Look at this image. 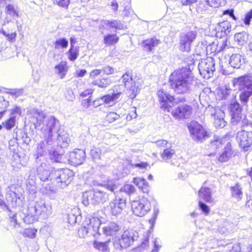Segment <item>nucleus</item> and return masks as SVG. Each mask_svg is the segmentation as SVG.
<instances>
[{"mask_svg":"<svg viewBox=\"0 0 252 252\" xmlns=\"http://www.w3.org/2000/svg\"><path fill=\"white\" fill-rule=\"evenodd\" d=\"M115 68L111 67L110 66H104L102 69L101 71L103 72L104 74L106 75H110L112 74L115 72Z\"/></svg>","mask_w":252,"mask_h":252,"instance_id":"nucleus-57","label":"nucleus"},{"mask_svg":"<svg viewBox=\"0 0 252 252\" xmlns=\"http://www.w3.org/2000/svg\"><path fill=\"white\" fill-rule=\"evenodd\" d=\"M111 84V79L108 78H102L93 82V84L101 88H105Z\"/></svg>","mask_w":252,"mask_h":252,"instance_id":"nucleus-35","label":"nucleus"},{"mask_svg":"<svg viewBox=\"0 0 252 252\" xmlns=\"http://www.w3.org/2000/svg\"><path fill=\"white\" fill-rule=\"evenodd\" d=\"M102 72L101 69H95L92 70L90 73V77L91 78H95L99 75Z\"/></svg>","mask_w":252,"mask_h":252,"instance_id":"nucleus-63","label":"nucleus"},{"mask_svg":"<svg viewBox=\"0 0 252 252\" xmlns=\"http://www.w3.org/2000/svg\"><path fill=\"white\" fill-rule=\"evenodd\" d=\"M17 185L13 184L7 188L6 189V198L8 202L11 204L12 207H16L17 205V197L16 194Z\"/></svg>","mask_w":252,"mask_h":252,"instance_id":"nucleus-20","label":"nucleus"},{"mask_svg":"<svg viewBox=\"0 0 252 252\" xmlns=\"http://www.w3.org/2000/svg\"><path fill=\"white\" fill-rule=\"evenodd\" d=\"M73 174H60L56 178V182L58 183H63L67 185L71 182L73 179Z\"/></svg>","mask_w":252,"mask_h":252,"instance_id":"nucleus-36","label":"nucleus"},{"mask_svg":"<svg viewBox=\"0 0 252 252\" xmlns=\"http://www.w3.org/2000/svg\"><path fill=\"white\" fill-rule=\"evenodd\" d=\"M129 91L130 92L129 93H131L129 94L130 97L131 98H133L137 95L139 91V88L135 86V83H134L133 84H132L130 87Z\"/></svg>","mask_w":252,"mask_h":252,"instance_id":"nucleus-52","label":"nucleus"},{"mask_svg":"<svg viewBox=\"0 0 252 252\" xmlns=\"http://www.w3.org/2000/svg\"><path fill=\"white\" fill-rule=\"evenodd\" d=\"M5 12L6 15L3 25L12 22V20L19 17V11L18 7L13 4H7L6 5Z\"/></svg>","mask_w":252,"mask_h":252,"instance_id":"nucleus-17","label":"nucleus"},{"mask_svg":"<svg viewBox=\"0 0 252 252\" xmlns=\"http://www.w3.org/2000/svg\"><path fill=\"white\" fill-rule=\"evenodd\" d=\"M252 19V9L247 12L244 19V23L246 25H249L251 19Z\"/></svg>","mask_w":252,"mask_h":252,"instance_id":"nucleus-54","label":"nucleus"},{"mask_svg":"<svg viewBox=\"0 0 252 252\" xmlns=\"http://www.w3.org/2000/svg\"><path fill=\"white\" fill-rule=\"evenodd\" d=\"M160 43V40L154 37L145 40L142 43V46L148 51L152 50L153 48Z\"/></svg>","mask_w":252,"mask_h":252,"instance_id":"nucleus-25","label":"nucleus"},{"mask_svg":"<svg viewBox=\"0 0 252 252\" xmlns=\"http://www.w3.org/2000/svg\"><path fill=\"white\" fill-rule=\"evenodd\" d=\"M215 61L212 58L202 60L198 64V68L201 76L205 79L211 77L215 70Z\"/></svg>","mask_w":252,"mask_h":252,"instance_id":"nucleus-8","label":"nucleus"},{"mask_svg":"<svg viewBox=\"0 0 252 252\" xmlns=\"http://www.w3.org/2000/svg\"><path fill=\"white\" fill-rule=\"evenodd\" d=\"M68 71V66L66 62H61L58 65L55 66V72L61 78L63 79L66 75Z\"/></svg>","mask_w":252,"mask_h":252,"instance_id":"nucleus-28","label":"nucleus"},{"mask_svg":"<svg viewBox=\"0 0 252 252\" xmlns=\"http://www.w3.org/2000/svg\"><path fill=\"white\" fill-rule=\"evenodd\" d=\"M9 149L13 153H16L18 149V145L15 140H10L9 141Z\"/></svg>","mask_w":252,"mask_h":252,"instance_id":"nucleus-51","label":"nucleus"},{"mask_svg":"<svg viewBox=\"0 0 252 252\" xmlns=\"http://www.w3.org/2000/svg\"><path fill=\"white\" fill-rule=\"evenodd\" d=\"M86 153L84 150L79 149H75L70 152L68 161L69 163L76 166L81 164L85 159Z\"/></svg>","mask_w":252,"mask_h":252,"instance_id":"nucleus-15","label":"nucleus"},{"mask_svg":"<svg viewBox=\"0 0 252 252\" xmlns=\"http://www.w3.org/2000/svg\"><path fill=\"white\" fill-rule=\"evenodd\" d=\"M197 36L196 31H188L181 33L180 35L179 49L183 52H189L191 49V45Z\"/></svg>","mask_w":252,"mask_h":252,"instance_id":"nucleus-7","label":"nucleus"},{"mask_svg":"<svg viewBox=\"0 0 252 252\" xmlns=\"http://www.w3.org/2000/svg\"><path fill=\"white\" fill-rule=\"evenodd\" d=\"M120 117V115L116 112H109L105 117V120L108 123H111L119 119Z\"/></svg>","mask_w":252,"mask_h":252,"instance_id":"nucleus-45","label":"nucleus"},{"mask_svg":"<svg viewBox=\"0 0 252 252\" xmlns=\"http://www.w3.org/2000/svg\"><path fill=\"white\" fill-rule=\"evenodd\" d=\"M175 151L173 149L167 148L163 151L161 157L164 160H167L170 159L175 154Z\"/></svg>","mask_w":252,"mask_h":252,"instance_id":"nucleus-40","label":"nucleus"},{"mask_svg":"<svg viewBox=\"0 0 252 252\" xmlns=\"http://www.w3.org/2000/svg\"><path fill=\"white\" fill-rule=\"evenodd\" d=\"M122 92L120 89V91L114 92L111 94H108L102 96V99L104 104L107 105L109 106H113L115 104L117 99L120 97Z\"/></svg>","mask_w":252,"mask_h":252,"instance_id":"nucleus-22","label":"nucleus"},{"mask_svg":"<svg viewBox=\"0 0 252 252\" xmlns=\"http://www.w3.org/2000/svg\"><path fill=\"white\" fill-rule=\"evenodd\" d=\"M110 241H108L104 242H98L97 241H94L93 243V246L96 249L99 251H102L103 252H109V244Z\"/></svg>","mask_w":252,"mask_h":252,"instance_id":"nucleus-34","label":"nucleus"},{"mask_svg":"<svg viewBox=\"0 0 252 252\" xmlns=\"http://www.w3.org/2000/svg\"><path fill=\"white\" fill-rule=\"evenodd\" d=\"M131 205L133 213L136 216L139 217L144 216L151 209V204L150 201L144 197L138 200L132 201Z\"/></svg>","mask_w":252,"mask_h":252,"instance_id":"nucleus-5","label":"nucleus"},{"mask_svg":"<svg viewBox=\"0 0 252 252\" xmlns=\"http://www.w3.org/2000/svg\"><path fill=\"white\" fill-rule=\"evenodd\" d=\"M16 123L15 116H12L4 123H3V126L7 129H10L15 126Z\"/></svg>","mask_w":252,"mask_h":252,"instance_id":"nucleus-46","label":"nucleus"},{"mask_svg":"<svg viewBox=\"0 0 252 252\" xmlns=\"http://www.w3.org/2000/svg\"><path fill=\"white\" fill-rule=\"evenodd\" d=\"M27 189L31 194H34L36 193V188L35 186V182L34 181V177L33 176L29 175V178L27 181Z\"/></svg>","mask_w":252,"mask_h":252,"instance_id":"nucleus-33","label":"nucleus"},{"mask_svg":"<svg viewBox=\"0 0 252 252\" xmlns=\"http://www.w3.org/2000/svg\"><path fill=\"white\" fill-rule=\"evenodd\" d=\"M244 62V59L238 54L231 55L229 60V64L234 68H239Z\"/></svg>","mask_w":252,"mask_h":252,"instance_id":"nucleus-27","label":"nucleus"},{"mask_svg":"<svg viewBox=\"0 0 252 252\" xmlns=\"http://www.w3.org/2000/svg\"><path fill=\"white\" fill-rule=\"evenodd\" d=\"M240 93L239 95V97L241 103L244 105H247L249 98L252 95V89L251 90H239Z\"/></svg>","mask_w":252,"mask_h":252,"instance_id":"nucleus-30","label":"nucleus"},{"mask_svg":"<svg viewBox=\"0 0 252 252\" xmlns=\"http://www.w3.org/2000/svg\"><path fill=\"white\" fill-rule=\"evenodd\" d=\"M170 112L176 120L181 121L188 119L190 117L192 112V107L187 104H180L174 108L171 107Z\"/></svg>","mask_w":252,"mask_h":252,"instance_id":"nucleus-6","label":"nucleus"},{"mask_svg":"<svg viewBox=\"0 0 252 252\" xmlns=\"http://www.w3.org/2000/svg\"><path fill=\"white\" fill-rule=\"evenodd\" d=\"M138 233L133 230L125 231L121 239L115 238L114 246L116 249L121 250L130 247L138 238Z\"/></svg>","mask_w":252,"mask_h":252,"instance_id":"nucleus-3","label":"nucleus"},{"mask_svg":"<svg viewBox=\"0 0 252 252\" xmlns=\"http://www.w3.org/2000/svg\"><path fill=\"white\" fill-rule=\"evenodd\" d=\"M192 138L195 141H201L208 137L207 132L203 127L196 122H191L189 126Z\"/></svg>","mask_w":252,"mask_h":252,"instance_id":"nucleus-10","label":"nucleus"},{"mask_svg":"<svg viewBox=\"0 0 252 252\" xmlns=\"http://www.w3.org/2000/svg\"><path fill=\"white\" fill-rule=\"evenodd\" d=\"M157 94L161 103V108L164 111L170 112L171 110V106L168 104L167 101L172 102L174 100V97L167 94L163 90H159L157 93Z\"/></svg>","mask_w":252,"mask_h":252,"instance_id":"nucleus-18","label":"nucleus"},{"mask_svg":"<svg viewBox=\"0 0 252 252\" xmlns=\"http://www.w3.org/2000/svg\"><path fill=\"white\" fill-rule=\"evenodd\" d=\"M232 152L231 150L228 149L224 151L223 153L220 156L219 160L221 162L227 161L228 158L231 157Z\"/></svg>","mask_w":252,"mask_h":252,"instance_id":"nucleus-48","label":"nucleus"},{"mask_svg":"<svg viewBox=\"0 0 252 252\" xmlns=\"http://www.w3.org/2000/svg\"><path fill=\"white\" fill-rule=\"evenodd\" d=\"M120 229V227L116 223L110 222L103 227V233L107 236L115 235Z\"/></svg>","mask_w":252,"mask_h":252,"instance_id":"nucleus-24","label":"nucleus"},{"mask_svg":"<svg viewBox=\"0 0 252 252\" xmlns=\"http://www.w3.org/2000/svg\"><path fill=\"white\" fill-rule=\"evenodd\" d=\"M199 208L205 214H208L209 213L210 209L209 207L204 203L201 200L198 201Z\"/></svg>","mask_w":252,"mask_h":252,"instance_id":"nucleus-56","label":"nucleus"},{"mask_svg":"<svg viewBox=\"0 0 252 252\" xmlns=\"http://www.w3.org/2000/svg\"><path fill=\"white\" fill-rule=\"evenodd\" d=\"M68 42L64 38L57 39L54 43V47L56 49L66 48L68 46Z\"/></svg>","mask_w":252,"mask_h":252,"instance_id":"nucleus-38","label":"nucleus"},{"mask_svg":"<svg viewBox=\"0 0 252 252\" xmlns=\"http://www.w3.org/2000/svg\"><path fill=\"white\" fill-rule=\"evenodd\" d=\"M92 103H93L90 96L88 98L83 100L82 104L83 107L88 108L91 106Z\"/></svg>","mask_w":252,"mask_h":252,"instance_id":"nucleus-61","label":"nucleus"},{"mask_svg":"<svg viewBox=\"0 0 252 252\" xmlns=\"http://www.w3.org/2000/svg\"><path fill=\"white\" fill-rule=\"evenodd\" d=\"M85 197H91L94 205L102 204L108 199V194L100 190L86 191L85 192Z\"/></svg>","mask_w":252,"mask_h":252,"instance_id":"nucleus-12","label":"nucleus"},{"mask_svg":"<svg viewBox=\"0 0 252 252\" xmlns=\"http://www.w3.org/2000/svg\"><path fill=\"white\" fill-rule=\"evenodd\" d=\"M155 143L157 146L160 148L167 147L168 144V142L166 140L163 139L158 140Z\"/></svg>","mask_w":252,"mask_h":252,"instance_id":"nucleus-62","label":"nucleus"},{"mask_svg":"<svg viewBox=\"0 0 252 252\" xmlns=\"http://www.w3.org/2000/svg\"><path fill=\"white\" fill-rule=\"evenodd\" d=\"M170 88L177 94H186L191 92L193 84V77L185 68L173 72L169 76Z\"/></svg>","mask_w":252,"mask_h":252,"instance_id":"nucleus-2","label":"nucleus"},{"mask_svg":"<svg viewBox=\"0 0 252 252\" xmlns=\"http://www.w3.org/2000/svg\"><path fill=\"white\" fill-rule=\"evenodd\" d=\"M102 96L96 98L93 102V105L94 107L96 108L99 106L104 104Z\"/></svg>","mask_w":252,"mask_h":252,"instance_id":"nucleus-60","label":"nucleus"},{"mask_svg":"<svg viewBox=\"0 0 252 252\" xmlns=\"http://www.w3.org/2000/svg\"><path fill=\"white\" fill-rule=\"evenodd\" d=\"M104 24L106 27H111L116 29L121 30L123 28V24L117 20L105 21Z\"/></svg>","mask_w":252,"mask_h":252,"instance_id":"nucleus-39","label":"nucleus"},{"mask_svg":"<svg viewBox=\"0 0 252 252\" xmlns=\"http://www.w3.org/2000/svg\"><path fill=\"white\" fill-rule=\"evenodd\" d=\"M0 33L6 37L7 40L10 42L12 43L15 41L17 36V33L15 32L7 33L3 29L1 28L0 29Z\"/></svg>","mask_w":252,"mask_h":252,"instance_id":"nucleus-43","label":"nucleus"},{"mask_svg":"<svg viewBox=\"0 0 252 252\" xmlns=\"http://www.w3.org/2000/svg\"><path fill=\"white\" fill-rule=\"evenodd\" d=\"M234 87H237L238 90H252V77L250 74H245L232 80Z\"/></svg>","mask_w":252,"mask_h":252,"instance_id":"nucleus-11","label":"nucleus"},{"mask_svg":"<svg viewBox=\"0 0 252 252\" xmlns=\"http://www.w3.org/2000/svg\"><path fill=\"white\" fill-rule=\"evenodd\" d=\"M100 225V221L98 218H87L79 232L82 233L83 237L87 235H94L98 232Z\"/></svg>","mask_w":252,"mask_h":252,"instance_id":"nucleus-4","label":"nucleus"},{"mask_svg":"<svg viewBox=\"0 0 252 252\" xmlns=\"http://www.w3.org/2000/svg\"><path fill=\"white\" fill-rule=\"evenodd\" d=\"M123 82L125 83V85L126 87L127 85V83H130L132 81V77L127 72H126L122 76Z\"/></svg>","mask_w":252,"mask_h":252,"instance_id":"nucleus-58","label":"nucleus"},{"mask_svg":"<svg viewBox=\"0 0 252 252\" xmlns=\"http://www.w3.org/2000/svg\"><path fill=\"white\" fill-rule=\"evenodd\" d=\"M133 183L140 189L143 193H148L150 187L148 182L143 178H134Z\"/></svg>","mask_w":252,"mask_h":252,"instance_id":"nucleus-26","label":"nucleus"},{"mask_svg":"<svg viewBox=\"0 0 252 252\" xmlns=\"http://www.w3.org/2000/svg\"><path fill=\"white\" fill-rule=\"evenodd\" d=\"M232 196L238 201L240 200L243 196L242 191V188L240 185L237 183L235 186L231 187L230 188Z\"/></svg>","mask_w":252,"mask_h":252,"instance_id":"nucleus-29","label":"nucleus"},{"mask_svg":"<svg viewBox=\"0 0 252 252\" xmlns=\"http://www.w3.org/2000/svg\"><path fill=\"white\" fill-rule=\"evenodd\" d=\"M211 115L214 117V125L216 127H223L226 122L224 121V113L219 107H209Z\"/></svg>","mask_w":252,"mask_h":252,"instance_id":"nucleus-14","label":"nucleus"},{"mask_svg":"<svg viewBox=\"0 0 252 252\" xmlns=\"http://www.w3.org/2000/svg\"><path fill=\"white\" fill-rule=\"evenodd\" d=\"M90 154L93 160L96 161L100 159L101 151L98 148H94L90 151Z\"/></svg>","mask_w":252,"mask_h":252,"instance_id":"nucleus-44","label":"nucleus"},{"mask_svg":"<svg viewBox=\"0 0 252 252\" xmlns=\"http://www.w3.org/2000/svg\"><path fill=\"white\" fill-rule=\"evenodd\" d=\"M230 252H240L241 247L239 243H235L228 247Z\"/></svg>","mask_w":252,"mask_h":252,"instance_id":"nucleus-53","label":"nucleus"},{"mask_svg":"<svg viewBox=\"0 0 252 252\" xmlns=\"http://www.w3.org/2000/svg\"><path fill=\"white\" fill-rule=\"evenodd\" d=\"M129 164L132 167L138 168L143 171L151 168V165L147 162L136 161L133 162L132 160H128Z\"/></svg>","mask_w":252,"mask_h":252,"instance_id":"nucleus-31","label":"nucleus"},{"mask_svg":"<svg viewBox=\"0 0 252 252\" xmlns=\"http://www.w3.org/2000/svg\"><path fill=\"white\" fill-rule=\"evenodd\" d=\"M222 0H206L207 4L211 7H218L220 5Z\"/></svg>","mask_w":252,"mask_h":252,"instance_id":"nucleus-55","label":"nucleus"},{"mask_svg":"<svg viewBox=\"0 0 252 252\" xmlns=\"http://www.w3.org/2000/svg\"><path fill=\"white\" fill-rule=\"evenodd\" d=\"M119 37L116 34H108L104 35L103 43L107 46L115 45L119 41Z\"/></svg>","mask_w":252,"mask_h":252,"instance_id":"nucleus-32","label":"nucleus"},{"mask_svg":"<svg viewBox=\"0 0 252 252\" xmlns=\"http://www.w3.org/2000/svg\"><path fill=\"white\" fill-rule=\"evenodd\" d=\"M8 106L9 102L5 100L3 96H0V112L4 113Z\"/></svg>","mask_w":252,"mask_h":252,"instance_id":"nucleus-50","label":"nucleus"},{"mask_svg":"<svg viewBox=\"0 0 252 252\" xmlns=\"http://www.w3.org/2000/svg\"><path fill=\"white\" fill-rule=\"evenodd\" d=\"M209 43L208 40H204L201 42H199L195 48V53L198 55H201L206 52V46Z\"/></svg>","mask_w":252,"mask_h":252,"instance_id":"nucleus-37","label":"nucleus"},{"mask_svg":"<svg viewBox=\"0 0 252 252\" xmlns=\"http://www.w3.org/2000/svg\"><path fill=\"white\" fill-rule=\"evenodd\" d=\"M35 212L37 215H43L44 217H48L51 214V207L46 206L44 202L37 203L34 208Z\"/></svg>","mask_w":252,"mask_h":252,"instance_id":"nucleus-21","label":"nucleus"},{"mask_svg":"<svg viewBox=\"0 0 252 252\" xmlns=\"http://www.w3.org/2000/svg\"><path fill=\"white\" fill-rule=\"evenodd\" d=\"M68 58L71 61L75 60L77 58L79 55V51L78 49L76 48H74V47H71L70 50L68 51Z\"/></svg>","mask_w":252,"mask_h":252,"instance_id":"nucleus-49","label":"nucleus"},{"mask_svg":"<svg viewBox=\"0 0 252 252\" xmlns=\"http://www.w3.org/2000/svg\"><path fill=\"white\" fill-rule=\"evenodd\" d=\"M230 108L231 123L233 125H236L242 119V108L238 102L235 101L231 104Z\"/></svg>","mask_w":252,"mask_h":252,"instance_id":"nucleus-19","label":"nucleus"},{"mask_svg":"<svg viewBox=\"0 0 252 252\" xmlns=\"http://www.w3.org/2000/svg\"><path fill=\"white\" fill-rule=\"evenodd\" d=\"M63 155L58 154L57 151H54L52 153H50V159L56 162H64L63 159Z\"/></svg>","mask_w":252,"mask_h":252,"instance_id":"nucleus-41","label":"nucleus"},{"mask_svg":"<svg viewBox=\"0 0 252 252\" xmlns=\"http://www.w3.org/2000/svg\"><path fill=\"white\" fill-rule=\"evenodd\" d=\"M30 114L35 119L33 122L35 128L40 130L47 138V143L50 140H57L58 144L62 148L66 147L70 141L68 134L61 129L59 122L52 116L47 117L41 110L32 109Z\"/></svg>","mask_w":252,"mask_h":252,"instance_id":"nucleus-1","label":"nucleus"},{"mask_svg":"<svg viewBox=\"0 0 252 252\" xmlns=\"http://www.w3.org/2000/svg\"><path fill=\"white\" fill-rule=\"evenodd\" d=\"M149 236L148 235L141 243L140 246H139L140 250H145L149 247Z\"/></svg>","mask_w":252,"mask_h":252,"instance_id":"nucleus-59","label":"nucleus"},{"mask_svg":"<svg viewBox=\"0 0 252 252\" xmlns=\"http://www.w3.org/2000/svg\"><path fill=\"white\" fill-rule=\"evenodd\" d=\"M199 200L204 201L211 203L214 202L212 197V192L209 188L202 187L198 191Z\"/></svg>","mask_w":252,"mask_h":252,"instance_id":"nucleus-23","label":"nucleus"},{"mask_svg":"<svg viewBox=\"0 0 252 252\" xmlns=\"http://www.w3.org/2000/svg\"><path fill=\"white\" fill-rule=\"evenodd\" d=\"M236 139L241 147L244 150L247 151L248 148L252 145V131H239L237 134Z\"/></svg>","mask_w":252,"mask_h":252,"instance_id":"nucleus-13","label":"nucleus"},{"mask_svg":"<svg viewBox=\"0 0 252 252\" xmlns=\"http://www.w3.org/2000/svg\"><path fill=\"white\" fill-rule=\"evenodd\" d=\"M36 230L34 228H27L24 230L22 234L25 237L33 238L35 237Z\"/></svg>","mask_w":252,"mask_h":252,"instance_id":"nucleus-47","label":"nucleus"},{"mask_svg":"<svg viewBox=\"0 0 252 252\" xmlns=\"http://www.w3.org/2000/svg\"><path fill=\"white\" fill-rule=\"evenodd\" d=\"M210 37H207L205 40H208L209 43L206 46V53L207 54H216L223 51L228 46L226 39H223L219 41L217 39L210 41Z\"/></svg>","mask_w":252,"mask_h":252,"instance_id":"nucleus-9","label":"nucleus"},{"mask_svg":"<svg viewBox=\"0 0 252 252\" xmlns=\"http://www.w3.org/2000/svg\"><path fill=\"white\" fill-rule=\"evenodd\" d=\"M126 204V200L121 198L119 197H116L109 204L108 209L110 210L111 214L113 216H116L121 213L122 210L125 208Z\"/></svg>","mask_w":252,"mask_h":252,"instance_id":"nucleus-16","label":"nucleus"},{"mask_svg":"<svg viewBox=\"0 0 252 252\" xmlns=\"http://www.w3.org/2000/svg\"><path fill=\"white\" fill-rule=\"evenodd\" d=\"M23 93V89H15V90H12L9 92V94L14 95L16 97L19 96L21 95Z\"/></svg>","mask_w":252,"mask_h":252,"instance_id":"nucleus-64","label":"nucleus"},{"mask_svg":"<svg viewBox=\"0 0 252 252\" xmlns=\"http://www.w3.org/2000/svg\"><path fill=\"white\" fill-rule=\"evenodd\" d=\"M121 191L126 192L128 195L134 194L136 191V189L132 185H125L121 189Z\"/></svg>","mask_w":252,"mask_h":252,"instance_id":"nucleus-42","label":"nucleus"}]
</instances>
